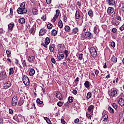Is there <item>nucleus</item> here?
Here are the masks:
<instances>
[{
	"instance_id": "43",
	"label": "nucleus",
	"mask_w": 124,
	"mask_h": 124,
	"mask_svg": "<svg viewBox=\"0 0 124 124\" xmlns=\"http://www.w3.org/2000/svg\"><path fill=\"white\" fill-rule=\"evenodd\" d=\"M64 54L65 55V58H67L68 57V50H65L64 51Z\"/></svg>"
},
{
	"instance_id": "1",
	"label": "nucleus",
	"mask_w": 124,
	"mask_h": 124,
	"mask_svg": "<svg viewBox=\"0 0 124 124\" xmlns=\"http://www.w3.org/2000/svg\"><path fill=\"white\" fill-rule=\"evenodd\" d=\"M82 39H91L93 38V36L92 35V33L90 32H86L83 33L81 35Z\"/></svg>"
},
{
	"instance_id": "59",
	"label": "nucleus",
	"mask_w": 124,
	"mask_h": 124,
	"mask_svg": "<svg viewBox=\"0 0 124 124\" xmlns=\"http://www.w3.org/2000/svg\"><path fill=\"white\" fill-rule=\"evenodd\" d=\"M94 73H95V75H96V76H97V75H98V73H99V71L98 70H95L94 71Z\"/></svg>"
},
{
	"instance_id": "40",
	"label": "nucleus",
	"mask_w": 124,
	"mask_h": 124,
	"mask_svg": "<svg viewBox=\"0 0 124 124\" xmlns=\"http://www.w3.org/2000/svg\"><path fill=\"white\" fill-rule=\"evenodd\" d=\"M62 19L64 22H67V16H66V15H64L63 16Z\"/></svg>"
},
{
	"instance_id": "5",
	"label": "nucleus",
	"mask_w": 124,
	"mask_h": 124,
	"mask_svg": "<svg viewBox=\"0 0 124 124\" xmlns=\"http://www.w3.org/2000/svg\"><path fill=\"white\" fill-rule=\"evenodd\" d=\"M60 13V10H56V15L54 16L53 19H52V22H53V23H55V22H56V20H57V18H58V17H59Z\"/></svg>"
},
{
	"instance_id": "54",
	"label": "nucleus",
	"mask_w": 124,
	"mask_h": 124,
	"mask_svg": "<svg viewBox=\"0 0 124 124\" xmlns=\"http://www.w3.org/2000/svg\"><path fill=\"white\" fill-rule=\"evenodd\" d=\"M78 59L79 60H82L83 59V54H80L78 55Z\"/></svg>"
},
{
	"instance_id": "9",
	"label": "nucleus",
	"mask_w": 124,
	"mask_h": 124,
	"mask_svg": "<svg viewBox=\"0 0 124 124\" xmlns=\"http://www.w3.org/2000/svg\"><path fill=\"white\" fill-rule=\"evenodd\" d=\"M108 94L110 96H115V95H117V90H111V91H109Z\"/></svg>"
},
{
	"instance_id": "42",
	"label": "nucleus",
	"mask_w": 124,
	"mask_h": 124,
	"mask_svg": "<svg viewBox=\"0 0 124 124\" xmlns=\"http://www.w3.org/2000/svg\"><path fill=\"white\" fill-rule=\"evenodd\" d=\"M108 111L112 114H114V109L111 107L108 108Z\"/></svg>"
},
{
	"instance_id": "63",
	"label": "nucleus",
	"mask_w": 124,
	"mask_h": 124,
	"mask_svg": "<svg viewBox=\"0 0 124 124\" xmlns=\"http://www.w3.org/2000/svg\"><path fill=\"white\" fill-rule=\"evenodd\" d=\"M9 113L11 115H12V114H13V110H12V109H10V108L9 109Z\"/></svg>"
},
{
	"instance_id": "60",
	"label": "nucleus",
	"mask_w": 124,
	"mask_h": 124,
	"mask_svg": "<svg viewBox=\"0 0 124 124\" xmlns=\"http://www.w3.org/2000/svg\"><path fill=\"white\" fill-rule=\"evenodd\" d=\"M22 64H23V66H27V62H26V61L23 60Z\"/></svg>"
},
{
	"instance_id": "14",
	"label": "nucleus",
	"mask_w": 124,
	"mask_h": 124,
	"mask_svg": "<svg viewBox=\"0 0 124 124\" xmlns=\"http://www.w3.org/2000/svg\"><path fill=\"white\" fill-rule=\"evenodd\" d=\"M28 60L30 62H34L35 58L34 57V56H30L28 58Z\"/></svg>"
},
{
	"instance_id": "47",
	"label": "nucleus",
	"mask_w": 124,
	"mask_h": 124,
	"mask_svg": "<svg viewBox=\"0 0 124 124\" xmlns=\"http://www.w3.org/2000/svg\"><path fill=\"white\" fill-rule=\"evenodd\" d=\"M77 82H79V78L78 77L76 78V79L75 80V82L76 83V86H77V85H78V83Z\"/></svg>"
},
{
	"instance_id": "45",
	"label": "nucleus",
	"mask_w": 124,
	"mask_h": 124,
	"mask_svg": "<svg viewBox=\"0 0 124 124\" xmlns=\"http://www.w3.org/2000/svg\"><path fill=\"white\" fill-rule=\"evenodd\" d=\"M112 106L114 108V109H117L118 108V105L116 103H113Z\"/></svg>"
},
{
	"instance_id": "64",
	"label": "nucleus",
	"mask_w": 124,
	"mask_h": 124,
	"mask_svg": "<svg viewBox=\"0 0 124 124\" xmlns=\"http://www.w3.org/2000/svg\"><path fill=\"white\" fill-rule=\"evenodd\" d=\"M0 124H3V119L0 118Z\"/></svg>"
},
{
	"instance_id": "22",
	"label": "nucleus",
	"mask_w": 124,
	"mask_h": 124,
	"mask_svg": "<svg viewBox=\"0 0 124 124\" xmlns=\"http://www.w3.org/2000/svg\"><path fill=\"white\" fill-rule=\"evenodd\" d=\"M35 74V71L34 70V69H31L30 72H29V75L30 76H32L33 75H34Z\"/></svg>"
},
{
	"instance_id": "19",
	"label": "nucleus",
	"mask_w": 124,
	"mask_h": 124,
	"mask_svg": "<svg viewBox=\"0 0 124 124\" xmlns=\"http://www.w3.org/2000/svg\"><path fill=\"white\" fill-rule=\"evenodd\" d=\"M79 31V29H78V28L75 27L72 30V33L73 34H76L77 32Z\"/></svg>"
},
{
	"instance_id": "17",
	"label": "nucleus",
	"mask_w": 124,
	"mask_h": 124,
	"mask_svg": "<svg viewBox=\"0 0 124 124\" xmlns=\"http://www.w3.org/2000/svg\"><path fill=\"white\" fill-rule=\"evenodd\" d=\"M119 105L121 106H124V100L122 98H120L118 100Z\"/></svg>"
},
{
	"instance_id": "37",
	"label": "nucleus",
	"mask_w": 124,
	"mask_h": 124,
	"mask_svg": "<svg viewBox=\"0 0 124 124\" xmlns=\"http://www.w3.org/2000/svg\"><path fill=\"white\" fill-rule=\"evenodd\" d=\"M26 5L25 4V2H22L21 4H20V8H22V9H27L25 8Z\"/></svg>"
},
{
	"instance_id": "35",
	"label": "nucleus",
	"mask_w": 124,
	"mask_h": 124,
	"mask_svg": "<svg viewBox=\"0 0 124 124\" xmlns=\"http://www.w3.org/2000/svg\"><path fill=\"white\" fill-rule=\"evenodd\" d=\"M6 54L7 55L8 58H10L11 57V51L10 50L8 49L6 50Z\"/></svg>"
},
{
	"instance_id": "3",
	"label": "nucleus",
	"mask_w": 124,
	"mask_h": 124,
	"mask_svg": "<svg viewBox=\"0 0 124 124\" xmlns=\"http://www.w3.org/2000/svg\"><path fill=\"white\" fill-rule=\"evenodd\" d=\"M22 79L23 83L25 86H29L30 85V79H29V78L27 76H22Z\"/></svg>"
},
{
	"instance_id": "7",
	"label": "nucleus",
	"mask_w": 124,
	"mask_h": 124,
	"mask_svg": "<svg viewBox=\"0 0 124 124\" xmlns=\"http://www.w3.org/2000/svg\"><path fill=\"white\" fill-rule=\"evenodd\" d=\"M27 9H23L22 8L19 7L17 9V13L18 14H24V13H27Z\"/></svg>"
},
{
	"instance_id": "57",
	"label": "nucleus",
	"mask_w": 124,
	"mask_h": 124,
	"mask_svg": "<svg viewBox=\"0 0 124 124\" xmlns=\"http://www.w3.org/2000/svg\"><path fill=\"white\" fill-rule=\"evenodd\" d=\"M44 120H45V121H46V122H47L48 124H49V122H48H48H50V120L49 119V118H48V117H44Z\"/></svg>"
},
{
	"instance_id": "41",
	"label": "nucleus",
	"mask_w": 124,
	"mask_h": 124,
	"mask_svg": "<svg viewBox=\"0 0 124 124\" xmlns=\"http://www.w3.org/2000/svg\"><path fill=\"white\" fill-rule=\"evenodd\" d=\"M47 28L48 29V30H51V29L53 28V25H52L51 23H49L47 25Z\"/></svg>"
},
{
	"instance_id": "23",
	"label": "nucleus",
	"mask_w": 124,
	"mask_h": 124,
	"mask_svg": "<svg viewBox=\"0 0 124 124\" xmlns=\"http://www.w3.org/2000/svg\"><path fill=\"white\" fill-rule=\"evenodd\" d=\"M57 58L59 60H62L64 58V54H59L57 55Z\"/></svg>"
},
{
	"instance_id": "15",
	"label": "nucleus",
	"mask_w": 124,
	"mask_h": 124,
	"mask_svg": "<svg viewBox=\"0 0 124 124\" xmlns=\"http://www.w3.org/2000/svg\"><path fill=\"white\" fill-rule=\"evenodd\" d=\"M4 87H5V89H8L10 87H11V82L10 81H8L5 84H4Z\"/></svg>"
},
{
	"instance_id": "55",
	"label": "nucleus",
	"mask_w": 124,
	"mask_h": 124,
	"mask_svg": "<svg viewBox=\"0 0 124 124\" xmlns=\"http://www.w3.org/2000/svg\"><path fill=\"white\" fill-rule=\"evenodd\" d=\"M112 31L114 33H116V32H117V29L116 28H113L112 30Z\"/></svg>"
},
{
	"instance_id": "53",
	"label": "nucleus",
	"mask_w": 124,
	"mask_h": 124,
	"mask_svg": "<svg viewBox=\"0 0 124 124\" xmlns=\"http://www.w3.org/2000/svg\"><path fill=\"white\" fill-rule=\"evenodd\" d=\"M42 45L43 46L45 47V48H48V44H47L45 43V44L44 43L42 44Z\"/></svg>"
},
{
	"instance_id": "16",
	"label": "nucleus",
	"mask_w": 124,
	"mask_h": 124,
	"mask_svg": "<svg viewBox=\"0 0 124 124\" xmlns=\"http://www.w3.org/2000/svg\"><path fill=\"white\" fill-rule=\"evenodd\" d=\"M94 108V106L92 105H90L88 108V112L89 113H92L93 111V108Z\"/></svg>"
},
{
	"instance_id": "28",
	"label": "nucleus",
	"mask_w": 124,
	"mask_h": 124,
	"mask_svg": "<svg viewBox=\"0 0 124 124\" xmlns=\"http://www.w3.org/2000/svg\"><path fill=\"white\" fill-rule=\"evenodd\" d=\"M93 32L95 33V34H97V33L99 32V29L97 27H94L93 29Z\"/></svg>"
},
{
	"instance_id": "4",
	"label": "nucleus",
	"mask_w": 124,
	"mask_h": 124,
	"mask_svg": "<svg viewBox=\"0 0 124 124\" xmlns=\"http://www.w3.org/2000/svg\"><path fill=\"white\" fill-rule=\"evenodd\" d=\"M12 104L13 106H16L18 104V98L17 96H14L12 99Z\"/></svg>"
},
{
	"instance_id": "32",
	"label": "nucleus",
	"mask_w": 124,
	"mask_h": 124,
	"mask_svg": "<svg viewBox=\"0 0 124 124\" xmlns=\"http://www.w3.org/2000/svg\"><path fill=\"white\" fill-rule=\"evenodd\" d=\"M74 99V98L72 96H69L68 98V100L69 103H72L73 102Z\"/></svg>"
},
{
	"instance_id": "62",
	"label": "nucleus",
	"mask_w": 124,
	"mask_h": 124,
	"mask_svg": "<svg viewBox=\"0 0 124 124\" xmlns=\"http://www.w3.org/2000/svg\"><path fill=\"white\" fill-rule=\"evenodd\" d=\"M78 93V92H77V90H74L73 91V93L74 94H75V95L77 94Z\"/></svg>"
},
{
	"instance_id": "8",
	"label": "nucleus",
	"mask_w": 124,
	"mask_h": 124,
	"mask_svg": "<svg viewBox=\"0 0 124 124\" xmlns=\"http://www.w3.org/2000/svg\"><path fill=\"white\" fill-rule=\"evenodd\" d=\"M15 25L13 22L9 24L8 25V31H13V27H15Z\"/></svg>"
},
{
	"instance_id": "2",
	"label": "nucleus",
	"mask_w": 124,
	"mask_h": 124,
	"mask_svg": "<svg viewBox=\"0 0 124 124\" xmlns=\"http://www.w3.org/2000/svg\"><path fill=\"white\" fill-rule=\"evenodd\" d=\"M90 52L93 58H96L97 56V51L94 47H91L90 49Z\"/></svg>"
},
{
	"instance_id": "38",
	"label": "nucleus",
	"mask_w": 124,
	"mask_h": 124,
	"mask_svg": "<svg viewBox=\"0 0 124 124\" xmlns=\"http://www.w3.org/2000/svg\"><path fill=\"white\" fill-rule=\"evenodd\" d=\"M92 97V93L91 92H88L87 94V99H90Z\"/></svg>"
},
{
	"instance_id": "12",
	"label": "nucleus",
	"mask_w": 124,
	"mask_h": 124,
	"mask_svg": "<svg viewBox=\"0 0 124 124\" xmlns=\"http://www.w3.org/2000/svg\"><path fill=\"white\" fill-rule=\"evenodd\" d=\"M114 11H115V9L113 7H108L107 10L108 14H112L114 13Z\"/></svg>"
},
{
	"instance_id": "21",
	"label": "nucleus",
	"mask_w": 124,
	"mask_h": 124,
	"mask_svg": "<svg viewBox=\"0 0 124 124\" xmlns=\"http://www.w3.org/2000/svg\"><path fill=\"white\" fill-rule=\"evenodd\" d=\"M1 76L3 78V79H5V78H7V75H6V72L4 71H2L1 72Z\"/></svg>"
},
{
	"instance_id": "11",
	"label": "nucleus",
	"mask_w": 124,
	"mask_h": 124,
	"mask_svg": "<svg viewBox=\"0 0 124 124\" xmlns=\"http://www.w3.org/2000/svg\"><path fill=\"white\" fill-rule=\"evenodd\" d=\"M46 32H47V30H46V29H41L39 31V36H42L43 35H44V34H45V33H46Z\"/></svg>"
},
{
	"instance_id": "49",
	"label": "nucleus",
	"mask_w": 124,
	"mask_h": 124,
	"mask_svg": "<svg viewBox=\"0 0 124 124\" xmlns=\"http://www.w3.org/2000/svg\"><path fill=\"white\" fill-rule=\"evenodd\" d=\"M10 14L12 16L13 15V9L12 8H11L10 9Z\"/></svg>"
},
{
	"instance_id": "44",
	"label": "nucleus",
	"mask_w": 124,
	"mask_h": 124,
	"mask_svg": "<svg viewBox=\"0 0 124 124\" xmlns=\"http://www.w3.org/2000/svg\"><path fill=\"white\" fill-rule=\"evenodd\" d=\"M111 46L112 47V48H115L116 46V44L114 43V41H112L111 42Z\"/></svg>"
},
{
	"instance_id": "10",
	"label": "nucleus",
	"mask_w": 124,
	"mask_h": 124,
	"mask_svg": "<svg viewBox=\"0 0 124 124\" xmlns=\"http://www.w3.org/2000/svg\"><path fill=\"white\" fill-rule=\"evenodd\" d=\"M56 97L57 98H58L59 100H62V94H61V93H60V92H57L56 93Z\"/></svg>"
},
{
	"instance_id": "30",
	"label": "nucleus",
	"mask_w": 124,
	"mask_h": 124,
	"mask_svg": "<svg viewBox=\"0 0 124 124\" xmlns=\"http://www.w3.org/2000/svg\"><path fill=\"white\" fill-rule=\"evenodd\" d=\"M50 41H51V39H50L49 37H46L45 40V43H46V44L48 45L49 43H50Z\"/></svg>"
},
{
	"instance_id": "31",
	"label": "nucleus",
	"mask_w": 124,
	"mask_h": 124,
	"mask_svg": "<svg viewBox=\"0 0 124 124\" xmlns=\"http://www.w3.org/2000/svg\"><path fill=\"white\" fill-rule=\"evenodd\" d=\"M84 86L85 88H89L90 87V82L89 81H86L84 83Z\"/></svg>"
},
{
	"instance_id": "36",
	"label": "nucleus",
	"mask_w": 124,
	"mask_h": 124,
	"mask_svg": "<svg viewBox=\"0 0 124 124\" xmlns=\"http://www.w3.org/2000/svg\"><path fill=\"white\" fill-rule=\"evenodd\" d=\"M88 15L91 17H93V11L91 10H89L88 12Z\"/></svg>"
},
{
	"instance_id": "46",
	"label": "nucleus",
	"mask_w": 124,
	"mask_h": 124,
	"mask_svg": "<svg viewBox=\"0 0 124 124\" xmlns=\"http://www.w3.org/2000/svg\"><path fill=\"white\" fill-rule=\"evenodd\" d=\"M62 102L61 101L58 102L57 103V105L59 107H62Z\"/></svg>"
},
{
	"instance_id": "34",
	"label": "nucleus",
	"mask_w": 124,
	"mask_h": 124,
	"mask_svg": "<svg viewBox=\"0 0 124 124\" xmlns=\"http://www.w3.org/2000/svg\"><path fill=\"white\" fill-rule=\"evenodd\" d=\"M117 59L116 57L113 56V57L111 58V62L114 63H116V62H117Z\"/></svg>"
},
{
	"instance_id": "6",
	"label": "nucleus",
	"mask_w": 124,
	"mask_h": 124,
	"mask_svg": "<svg viewBox=\"0 0 124 124\" xmlns=\"http://www.w3.org/2000/svg\"><path fill=\"white\" fill-rule=\"evenodd\" d=\"M103 116L102 117V120L103 121V122H107L108 121V115H107V113H106V111H103L102 113Z\"/></svg>"
},
{
	"instance_id": "52",
	"label": "nucleus",
	"mask_w": 124,
	"mask_h": 124,
	"mask_svg": "<svg viewBox=\"0 0 124 124\" xmlns=\"http://www.w3.org/2000/svg\"><path fill=\"white\" fill-rule=\"evenodd\" d=\"M61 123L62 124H67V123L64 121V119H61Z\"/></svg>"
},
{
	"instance_id": "27",
	"label": "nucleus",
	"mask_w": 124,
	"mask_h": 124,
	"mask_svg": "<svg viewBox=\"0 0 124 124\" xmlns=\"http://www.w3.org/2000/svg\"><path fill=\"white\" fill-rule=\"evenodd\" d=\"M19 24H25L26 23V19L25 18H21L18 20Z\"/></svg>"
},
{
	"instance_id": "13",
	"label": "nucleus",
	"mask_w": 124,
	"mask_h": 124,
	"mask_svg": "<svg viewBox=\"0 0 124 124\" xmlns=\"http://www.w3.org/2000/svg\"><path fill=\"white\" fill-rule=\"evenodd\" d=\"M37 104H38L39 107H43L44 104H43V101H41L40 99L37 98L36 100Z\"/></svg>"
},
{
	"instance_id": "20",
	"label": "nucleus",
	"mask_w": 124,
	"mask_h": 124,
	"mask_svg": "<svg viewBox=\"0 0 124 124\" xmlns=\"http://www.w3.org/2000/svg\"><path fill=\"white\" fill-rule=\"evenodd\" d=\"M107 2L109 5H114L115 4V0H107Z\"/></svg>"
},
{
	"instance_id": "56",
	"label": "nucleus",
	"mask_w": 124,
	"mask_h": 124,
	"mask_svg": "<svg viewBox=\"0 0 124 124\" xmlns=\"http://www.w3.org/2000/svg\"><path fill=\"white\" fill-rule=\"evenodd\" d=\"M116 19L118 21H121V20H122V17H121V16H116Z\"/></svg>"
},
{
	"instance_id": "48",
	"label": "nucleus",
	"mask_w": 124,
	"mask_h": 124,
	"mask_svg": "<svg viewBox=\"0 0 124 124\" xmlns=\"http://www.w3.org/2000/svg\"><path fill=\"white\" fill-rule=\"evenodd\" d=\"M86 117L88 119H90V120L92 119V116L90 114L86 113Z\"/></svg>"
},
{
	"instance_id": "25",
	"label": "nucleus",
	"mask_w": 124,
	"mask_h": 124,
	"mask_svg": "<svg viewBox=\"0 0 124 124\" xmlns=\"http://www.w3.org/2000/svg\"><path fill=\"white\" fill-rule=\"evenodd\" d=\"M76 19H79L80 18V12L78 11H77L75 14Z\"/></svg>"
},
{
	"instance_id": "24",
	"label": "nucleus",
	"mask_w": 124,
	"mask_h": 124,
	"mask_svg": "<svg viewBox=\"0 0 124 124\" xmlns=\"http://www.w3.org/2000/svg\"><path fill=\"white\" fill-rule=\"evenodd\" d=\"M38 10L36 8H33L32 9V13L33 15H37L38 14Z\"/></svg>"
},
{
	"instance_id": "18",
	"label": "nucleus",
	"mask_w": 124,
	"mask_h": 124,
	"mask_svg": "<svg viewBox=\"0 0 124 124\" xmlns=\"http://www.w3.org/2000/svg\"><path fill=\"white\" fill-rule=\"evenodd\" d=\"M49 51L52 52L55 51V44H51L49 45Z\"/></svg>"
},
{
	"instance_id": "29",
	"label": "nucleus",
	"mask_w": 124,
	"mask_h": 124,
	"mask_svg": "<svg viewBox=\"0 0 124 124\" xmlns=\"http://www.w3.org/2000/svg\"><path fill=\"white\" fill-rule=\"evenodd\" d=\"M64 30H65V31H67L68 32H69V31H71L70 27H69L68 25H66V26H65Z\"/></svg>"
},
{
	"instance_id": "39",
	"label": "nucleus",
	"mask_w": 124,
	"mask_h": 124,
	"mask_svg": "<svg viewBox=\"0 0 124 124\" xmlns=\"http://www.w3.org/2000/svg\"><path fill=\"white\" fill-rule=\"evenodd\" d=\"M57 33H58V31H57L56 30H53L51 31V34H52V35H53L54 36H55V35H57Z\"/></svg>"
},
{
	"instance_id": "51",
	"label": "nucleus",
	"mask_w": 124,
	"mask_h": 124,
	"mask_svg": "<svg viewBox=\"0 0 124 124\" xmlns=\"http://www.w3.org/2000/svg\"><path fill=\"white\" fill-rule=\"evenodd\" d=\"M34 31V29H33V28H31L30 30V32H31V33H32V34H33V31Z\"/></svg>"
},
{
	"instance_id": "58",
	"label": "nucleus",
	"mask_w": 124,
	"mask_h": 124,
	"mask_svg": "<svg viewBox=\"0 0 124 124\" xmlns=\"http://www.w3.org/2000/svg\"><path fill=\"white\" fill-rule=\"evenodd\" d=\"M51 62H52V63H56V60H55V58H51Z\"/></svg>"
},
{
	"instance_id": "33",
	"label": "nucleus",
	"mask_w": 124,
	"mask_h": 124,
	"mask_svg": "<svg viewBox=\"0 0 124 124\" xmlns=\"http://www.w3.org/2000/svg\"><path fill=\"white\" fill-rule=\"evenodd\" d=\"M14 74V69H13V68H10L9 75L10 76L12 74Z\"/></svg>"
},
{
	"instance_id": "50",
	"label": "nucleus",
	"mask_w": 124,
	"mask_h": 124,
	"mask_svg": "<svg viewBox=\"0 0 124 124\" xmlns=\"http://www.w3.org/2000/svg\"><path fill=\"white\" fill-rule=\"evenodd\" d=\"M119 30L121 31H124V24L121 27L119 28Z\"/></svg>"
},
{
	"instance_id": "26",
	"label": "nucleus",
	"mask_w": 124,
	"mask_h": 124,
	"mask_svg": "<svg viewBox=\"0 0 124 124\" xmlns=\"http://www.w3.org/2000/svg\"><path fill=\"white\" fill-rule=\"evenodd\" d=\"M58 26L60 29H62V27H63V24H62V20H60L58 22Z\"/></svg>"
},
{
	"instance_id": "61",
	"label": "nucleus",
	"mask_w": 124,
	"mask_h": 124,
	"mask_svg": "<svg viewBox=\"0 0 124 124\" xmlns=\"http://www.w3.org/2000/svg\"><path fill=\"white\" fill-rule=\"evenodd\" d=\"M77 5H78V6H79V7H80V6H81V5H82V3H81L80 1H78L77 2Z\"/></svg>"
}]
</instances>
